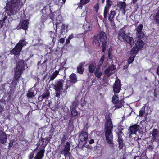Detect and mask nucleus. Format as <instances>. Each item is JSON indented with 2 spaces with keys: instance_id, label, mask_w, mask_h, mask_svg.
I'll return each mask as SVG.
<instances>
[{
  "instance_id": "c756f323",
  "label": "nucleus",
  "mask_w": 159,
  "mask_h": 159,
  "mask_svg": "<svg viewBox=\"0 0 159 159\" xmlns=\"http://www.w3.org/2000/svg\"><path fill=\"white\" fill-rule=\"evenodd\" d=\"M59 73V72L56 70L55 72L50 76V80H53L57 76Z\"/></svg>"
},
{
  "instance_id": "f257e3e1",
  "label": "nucleus",
  "mask_w": 159,
  "mask_h": 159,
  "mask_svg": "<svg viewBox=\"0 0 159 159\" xmlns=\"http://www.w3.org/2000/svg\"><path fill=\"white\" fill-rule=\"evenodd\" d=\"M20 1L21 0H11L7 4V9L4 17L5 19L7 18V16L16 13L17 10L20 6L21 7L23 5V3L20 2Z\"/></svg>"
},
{
  "instance_id": "423d86ee",
  "label": "nucleus",
  "mask_w": 159,
  "mask_h": 159,
  "mask_svg": "<svg viewBox=\"0 0 159 159\" xmlns=\"http://www.w3.org/2000/svg\"><path fill=\"white\" fill-rule=\"evenodd\" d=\"M27 43L24 40H21L16 45L12 50L11 53L15 55L19 56L23 46L26 45Z\"/></svg>"
},
{
  "instance_id": "2eb2a0df",
  "label": "nucleus",
  "mask_w": 159,
  "mask_h": 159,
  "mask_svg": "<svg viewBox=\"0 0 159 159\" xmlns=\"http://www.w3.org/2000/svg\"><path fill=\"white\" fill-rule=\"evenodd\" d=\"M7 135L4 132L0 131V142L2 144L5 143L7 140Z\"/></svg>"
},
{
  "instance_id": "e433bc0d",
  "label": "nucleus",
  "mask_w": 159,
  "mask_h": 159,
  "mask_svg": "<svg viewBox=\"0 0 159 159\" xmlns=\"http://www.w3.org/2000/svg\"><path fill=\"white\" fill-rule=\"evenodd\" d=\"M135 57V55H131L128 60V62L130 64L132 62L134 61V59Z\"/></svg>"
},
{
  "instance_id": "3c124183",
  "label": "nucleus",
  "mask_w": 159,
  "mask_h": 159,
  "mask_svg": "<svg viewBox=\"0 0 159 159\" xmlns=\"http://www.w3.org/2000/svg\"><path fill=\"white\" fill-rule=\"evenodd\" d=\"M156 73H157V75L158 76H159V65L157 69Z\"/></svg>"
},
{
  "instance_id": "2f4dec72",
  "label": "nucleus",
  "mask_w": 159,
  "mask_h": 159,
  "mask_svg": "<svg viewBox=\"0 0 159 159\" xmlns=\"http://www.w3.org/2000/svg\"><path fill=\"white\" fill-rule=\"evenodd\" d=\"M109 8L107 7H105L104 11V17L106 18L107 17L108 14L109 12Z\"/></svg>"
},
{
  "instance_id": "393cba45",
  "label": "nucleus",
  "mask_w": 159,
  "mask_h": 159,
  "mask_svg": "<svg viewBox=\"0 0 159 159\" xmlns=\"http://www.w3.org/2000/svg\"><path fill=\"white\" fill-rule=\"evenodd\" d=\"M84 28L86 30H89L92 29V26L90 23L86 22L83 25Z\"/></svg>"
},
{
  "instance_id": "052dcab7",
  "label": "nucleus",
  "mask_w": 159,
  "mask_h": 159,
  "mask_svg": "<svg viewBox=\"0 0 159 159\" xmlns=\"http://www.w3.org/2000/svg\"><path fill=\"white\" fill-rule=\"evenodd\" d=\"M137 1V0H132V2L134 4H135Z\"/></svg>"
},
{
  "instance_id": "de8ad7c7",
  "label": "nucleus",
  "mask_w": 159,
  "mask_h": 159,
  "mask_svg": "<svg viewBox=\"0 0 159 159\" xmlns=\"http://www.w3.org/2000/svg\"><path fill=\"white\" fill-rule=\"evenodd\" d=\"M65 41V39L63 38H61L59 40V42L61 43H63Z\"/></svg>"
},
{
  "instance_id": "a211bd4d",
  "label": "nucleus",
  "mask_w": 159,
  "mask_h": 159,
  "mask_svg": "<svg viewBox=\"0 0 159 159\" xmlns=\"http://www.w3.org/2000/svg\"><path fill=\"white\" fill-rule=\"evenodd\" d=\"M144 45V42L139 39L135 43V46L139 49H141Z\"/></svg>"
},
{
  "instance_id": "69168bd1",
  "label": "nucleus",
  "mask_w": 159,
  "mask_h": 159,
  "mask_svg": "<svg viewBox=\"0 0 159 159\" xmlns=\"http://www.w3.org/2000/svg\"><path fill=\"white\" fill-rule=\"evenodd\" d=\"M154 96H155V97H157L156 94V93H155V92H154Z\"/></svg>"
},
{
  "instance_id": "5701e85b",
  "label": "nucleus",
  "mask_w": 159,
  "mask_h": 159,
  "mask_svg": "<svg viewBox=\"0 0 159 159\" xmlns=\"http://www.w3.org/2000/svg\"><path fill=\"white\" fill-rule=\"evenodd\" d=\"M44 152V151L43 150L40 151L35 157V159H41L43 156Z\"/></svg>"
},
{
  "instance_id": "c03bdc74",
  "label": "nucleus",
  "mask_w": 159,
  "mask_h": 159,
  "mask_svg": "<svg viewBox=\"0 0 159 159\" xmlns=\"http://www.w3.org/2000/svg\"><path fill=\"white\" fill-rule=\"evenodd\" d=\"M85 10L86 11V12L85 13V11H84V12L83 13H82V15L83 16H86V15L87 14V12H88V8L87 7H85Z\"/></svg>"
},
{
  "instance_id": "39448f33",
  "label": "nucleus",
  "mask_w": 159,
  "mask_h": 159,
  "mask_svg": "<svg viewBox=\"0 0 159 159\" xmlns=\"http://www.w3.org/2000/svg\"><path fill=\"white\" fill-rule=\"evenodd\" d=\"M124 29L123 28L120 29L118 34L119 39L121 41H125L131 45H132L134 43V39L129 36L130 34H125Z\"/></svg>"
},
{
  "instance_id": "72a5a7b5",
  "label": "nucleus",
  "mask_w": 159,
  "mask_h": 159,
  "mask_svg": "<svg viewBox=\"0 0 159 159\" xmlns=\"http://www.w3.org/2000/svg\"><path fill=\"white\" fill-rule=\"evenodd\" d=\"M139 49H138L137 47H135L134 46V47L132 49L131 52V53L133 55H135L138 52Z\"/></svg>"
},
{
  "instance_id": "4468645a",
  "label": "nucleus",
  "mask_w": 159,
  "mask_h": 159,
  "mask_svg": "<svg viewBox=\"0 0 159 159\" xmlns=\"http://www.w3.org/2000/svg\"><path fill=\"white\" fill-rule=\"evenodd\" d=\"M117 6L121 10L122 13L125 15L126 12L125 10V8L126 6V3L122 2H120L117 3Z\"/></svg>"
},
{
  "instance_id": "aec40b11",
  "label": "nucleus",
  "mask_w": 159,
  "mask_h": 159,
  "mask_svg": "<svg viewBox=\"0 0 159 159\" xmlns=\"http://www.w3.org/2000/svg\"><path fill=\"white\" fill-rule=\"evenodd\" d=\"M50 37L52 39V42L54 43L56 40V38L57 37V33L56 31L55 32H53L52 31H50L49 33Z\"/></svg>"
},
{
  "instance_id": "b1692460",
  "label": "nucleus",
  "mask_w": 159,
  "mask_h": 159,
  "mask_svg": "<svg viewBox=\"0 0 159 159\" xmlns=\"http://www.w3.org/2000/svg\"><path fill=\"white\" fill-rule=\"evenodd\" d=\"M100 68L99 67H97L96 69V70L94 72L96 76L98 78H100L102 74V73L100 71Z\"/></svg>"
},
{
  "instance_id": "680f3d73",
  "label": "nucleus",
  "mask_w": 159,
  "mask_h": 159,
  "mask_svg": "<svg viewBox=\"0 0 159 159\" xmlns=\"http://www.w3.org/2000/svg\"><path fill=\"white\" fill-rule=\"evenodd\" d=\"M82 6H79L78 7V8L77 9H82Z\"/></svg>"
},
{
  "instance_id": "4d7b16f0",
  "label": "nucleus",
  "mask_w": 159,
  "mask_h": 159,
  "mask_svg": "<svg viewBox=\"0 0 159 159\" xmlns=\"http://www.w3.org/2000/svg\"><path fill=\"white\" fill-rule=\"evenodd\" d=\"M43 141V144H43V146H44V145L45 146H46V145L47 144V143H48V141H47V140H46V141L45 142V144H44V143H43V140H41V141Z\"/></svg>"
},
{
  "instance_id": "4c0bfd02",
  "label": "nucleus",
  "mask_w": 159,
  "mask_h": 159,
  "mask_svg": "<svg viewBox=\"0 0 159 159\" xmlns=\"http://www.w3.org/2000/svg\"><path fill=\"white\" fill-rule=\"evenodd\" d=\"M155 19L156 22L159 24V10L156 13Z\"/></svg>"
},
{
  "instance_id": "a19ab883",
  "label": "nucleus",
  "mask_w": 159,
  "mask_h": 159,
  "mask_svg": "<svg viewBox=\"0 0 159 159\" xmlns=\"http://www.w3.org/2000/svg\"><path fill=\"white\" fill-rule=\"evenodd\" d=\"M80 3L82 5H84L88 3L90 0H80Z\"/></svg>"
},
{
  "instance_id": "dca6fc26",
  "label": "nucleus",
  "mask_w": 159,
  "mask_h": 159,
  "mask_svg": "<svg viewBox=\"0 0 159 159\" xmlns=\"http://www.w3.org/2000/svg\"><path fill=\"white\" fill-rule=\"evenodd\" d=\"M139 126L137 125H134L131 126L129 129L130 134H135L139 130Z\"/></svg>"
},
{
  "instance_id": "603ef678",
  "label": "nucleus",
  "mask_w": 159,
  "mask_h": 159,
  "mask_svg": "<svg viewBox=\"0 0 159 159\" xmlns=\"http://www.w3.org/2000/svg\"><path fill=\"white\" fill-rule=\"evenodd\" d=\"M94 142V140L93 139H91L89 142V143L90 144H92Z\"/></svg>"
},
{
  "instance_id": "a18cd8bd",
  "label": "nucleus",
  "mask_w": 159,
  "mask_h": 159,
  "mask_svg": "<svg viewBox=\"0 0 159 159\" xmlns=\"http://www.w3.org/2000/svg\"><path fill=\"white\" fill-rule=\"evenodd\" d=\"M4 22L3 20H0V29L3 27Z\"/></svg>"
},
{
  "instance_id": "9d476101",
  "label": "nucleus",
  "mask_w": 159,
  "mask_h": 159,
  "mask_svg": "<svg viewBox=\"0 0 159 159\" xmlns=\"http://www.w3.org/2000/svg\"><path fill=\"white\" fill-rule=\"evenodd\" d=\"M116 66L114 65L110 66L105 71V74L107 76H110L113 73V71L116 69Z\"/></svg>"
},
{
  "instance_id": "6e6552de",
  "label": "nucleus",
  "mask_w": 159,
  "mask_h": 159,
  "mask_svg": "<svg viewBox=\"0 0 159 159\" xmlns=\"http://www.w3.org/2000/svg\"><path fill=\"white\" fill-rule=\"evenodd\" d=\"M88 134L85 132H84L80 134L79 136V143L82 146L86 144L88 140Z\"/></svg>"
},
{
  "instance_id": "412c9836",
  "label": "nucleus",
  "mask_w": 159,
  "mask_h": 159,
  "mask_svg": "<svg viewBox=\"0 0 159 159\" xmlns=\"http://www.w3.org/2000/svg\"><path fill=\"white\" fill-rule=\"evenodd\" d=\"M96 67V64L94 63H91L89 66V70L91 73H93L95 70Z\"/></svg>"
},
{
  "instance_id": "774afa93",
  "label": "nucleus",
  "mask_w": 159,
  "mask_h": 159,
  "mask_svg": "<svg viewBox=\"0 0 159 159\" xmlns=\"http://www.w3.org/2000/svg\"><path fill=\"white\" fill-rule=\"evenodd\" d=\"M109 57L110 58V59H111V56H110V54H109Z\"/></svg>"
},
{
  "instance_id": "c85d7f7f",
  "label": "nucleus",
  "mask_w": 159,
  "mask_h": 159,
  "mask_svg": "<svg viewBox=\"0 0 159 159\" xmlns=\"http://www.w3.org/2000/svg\"><path fill=\"white\" fill-rule=\"evenodd\" d=\"M62 17L60 15L58 16L57 18L56 19V22H55V25L56 26V30H57V25H58L59 23L61 22V20Z\"/></svg>"
},
{
  "instance_id": "5fc2aeb1",
  "label": "nucleus",
  "mask_w": 159,
  "mask_h": 159,
  "mask_svg": "<svg viewBox=\"0 0 159 159\" xmlns=\"http://www.w3.org/2000/svg\"><path fill=\"white\" fill-rule=\"evenodd\" d=\"M70 40V39H69V38H68V39H66V44H69V43Z\"/></svg>"
},
{
  "instance_id": "6ab92c4d",
  "label": "nucleus",
  "mask_w": 159,
  "mask_h": 159,
  "mask_svg": "<svg viewBox=\"0 0 159 159\" xmlns=\"http://www.w3.org/2000/svg\"><path fill=\"white\" fill-rule=\"evenodd\" d=\"M117 10H113L111 11L109 16L108 20L111 22H112L116 14V13Z\"/></svg>"
},
{
  "instance_id": "f3484780",
  "label": "nucleus",
  "mask_w": 159,
  "mask_h": 159,
  "mask_svg": "<svg viewBox=\"0 0 159 159\" xmlns=\"http://www.w3.org/2000/svg\"><path fill=\"white\" fill-rule=\"evenodd\" d=\"M121 134V132L120 131L118 133H117V134L118 136V142L119 143V147L120 149H121L123 147V139L121 137L119 136Z\"/></svg>"
},
{
  "instance_id": "f704fd0d",
  "label": "nucleus",
  "mask_w": 159,
  "mask_h": 159,
  "mask_svg": "<svg viewBox=\"0 0 159 159\" xmlns=\"http://www.w3.org/2000/svg\"><path fill=\"white\" fill-rule=\"evenodd\" d=\"M118 101V98L116 95H114L112 98V102L114 104H116Z\"/></svg>"
},
{
  "instance_id": "cd10ccee",
  "label": "nucleus",
  "mask_w": 159,
  "mask_h": 159,
  "mask_svg": "<svg viewBox=\"0 0 159 159\" xmlns=\"http://www.w3.org/2000/svg\"><path fill=\"white\" fill-rule=\"evenodd\" d=\"M152 135L153 138L155 140L157 139L158 138V133L157 129H154L152 131Z\"/></svg>"
},
{
  "instance_id": "ea45409f",
  "label": "nucleus",
  "mask_w": 159,
  "mask_h": 159,
  "mask_svg": "<svg viewBox=\"0 0 159 159\" xmlns=\"http://www.w3.org/2000/svg\"><path fill=\"white\" fill-rule=\"evenodd\" d=\"M27 96L28 97L32 98L35 96L33 92H29L27 93Z\"/></svg>"
},
{
  "instance_id": "4be33fe9",
  "label": "nucleus",
  "mask_w": 159,
  "mask_h": 159,
  "mask_svg": "<svg viewBox=\"0 0 159 159\" xmlns=\"http://www.w3.org/2000/svg\"><path fill=\"white\" fill-rule=\"evenodd\" d=\"M71 115L73 116H78L79 113L76 110L75 107H74L73 105L71 106Z\"/></svg>"
},
{
  "instance_id": "f8f14e48",
  "label": "nucleus",
  "mask_w": 159,
  "mask_h": 159,
  "mask_svg": "<svg viewBox=\"0 0 159 159\" xmlns=\"http://www.w3.org/2000/svg\"><path fill=\"white\" fill-rule=\"evenodd\" d=\"M28 21L27 20H23L22 22H20L18 26L17 27L16 29L17 30L22 28L24 30H26L28 27Z\"/></svg>"
},
{
  "instance_id": "6e6d98bb",
  "label": "nucleus",
  "mask_w": 159,
  "mask_h": 159,
  "mask_svg": "<svg viewBox=\"0 0 159 159\" xmlns=\"http://www.w3.org/2000/svg\"><path fill=\"white\" fill-rule=\"evenodd\" d=\"M70 87L69 85H68V84H66V86H65V91H66V90H67L68 88V87Z\"/></svg>"
},
{
  "instance_id": "49530a36",
  "label": "nucleus",
  "mask_w": 159,
  "mask_h": 159,
  "mask_svg": "<svg viewBox=\"0 0 159 159\" xmlns=\"http://www.w3.org/2000/svg\"><path fill=\"white\" fill-rule=\"evenodd\" d=\"M65 1L66 0H58V1L59 2V4L61 5V6H62V4L65 3Z\"/></svg>"
},
{
  "instance_id": "79ce46f5",
  "label": "nucleus",
  "mask_w": 159,
  "mask_h": 159,
  "mask_svg": "<svg viewBox=\"0 0 159 159\" xmlns=\"http://www.w3.org/2000/svg\"><path fill=\"white\" fill-rule=\"evenodd\" d=\"M49 96V94L47 92L44 93L42 95V98H48Z\"/></svg>"
},
{
  "instance_id": "8fccbe9b",
  "label": "nucleus",
  "mask_w": 159,
  "mask_h": 159,
  "mask_svg": "<svg viewBox=\"0 0 159 159\" xmlns=\"http://www.w3.org/2000/svg\"><path fill=\"white\" fill-rule=\"evenodd\" d=\"M74 35L73 34H71V35H69L68 38H69V39H72L74 37Z\"/></svg>"
},
{
  "instance_id": "20e7f679",
  "label": "nucleus",
  "mask_w": 159,
  "mask_h": 159,
  "mask_svg": "<svg viewBox=\"0 0 159 159\" xmlns=\"http://www.w3.org/2000/svg\"><path fill=\"white\" fill-rule=\"evenodd\" d=\"M25 69L24 63L23 61H20L17 64L15 71V79L13 80L12 85L14 87H16L17 83V80L20 76L22 72Z\"/></svg>"
},
{
  "instance_id": "bf43d9fd",
  "label": "nucleus",
  "mask_w": 159,
  "mask_h": 159,
  "mask_svg": "<svg viewBox=\"0 0 159 159\" xmlns=\"http://www.w3.org/2000/svg\"><path fill=\"white\" fill-rule=\"evenodd\" d=\"M12 145V143H11V142H10L9 145V147H11Z\"/></svg>"
},
{
  "instance_id": "c9c22d12",
  "label": "nucleus",
  "mask_w": 159,
  "mask_h": 159,
  "mask_svg": "<svg viewBox=\"0 0 159 159\" xmlns=\"http://www.w3.org/2000/svg\"><path fill=\"white\" fill-rule=\"evenodd\" d=\"M104 56L103 55L101 58L99 62L98 63V67H99L100 68V66H101L103 64L104 59Z\"/></svg>"
},
{
  "instance_id": "0e129e2a",
  "label": "nucleus",
  "mask_w": 159,
  "mask_h": 159,
  "mask_svg": "<svg viewBox=\"0 0 159 159\" xmlns=\"http://www.w3.org/2000/svg\"><path fill=\"white\" fill-rule=\"evenodd\" d=\"M68 25H67L66 26V28L67 29H68Z\"/></svg>"
},
{
  "instance_id": "58836bf2",
  "label": "nucleus",
  "mask_w": 159,
  "mask_h": 159,
  "mask_svg": "<svg viewBox=\"0 0 159 159\" xmlns=\"http://www.w3.org/2000/svg\"><path fill=\"white\" fill-rule=\"evenodd\" d=\"M112 4V2L110 0H106V6L105 7H108V8L110 7L111 6Z\"/></svg>"
},
{
  "instance_id": "864d4df0",
  "label": "nucleus",
  "mask_w": 159,
  "mask_h": 159,
  "mask_svg": "<svg viewBox=\"0 0 159 159\" xmlns=\"http://www.w3.org/2000/svg\"><path fill=\"white\" fill-rule=\"evenodd\" d=\"M4 108L3 107H2L1 105H0V112H1L3 111Z\"/></svg>"
},
{
  "instance_id": "f03ea898",
  "label": "nucleus",
  "mask_w": 159,
  "mask_h": 159,
  "mask_svg": "<svg viewBox=\"0 0 159 159\" xmlns=\"http://www.w3.org/2000/svg\"><path fill=\"white\" fill-rule=\"evenodd\" d=\"M105 136L107 143L113 146V135L112 133V129L113 128V125L111 119L110 118H107L105 123Z\"/></svg>"
},
{
  "instance_id": "a878e982",
  "label": "nucleus",
  "mask_w": 159,
  "mask_h": 159,
  "mask_svg": "<svg viewBox=\"0 0 159 159\" xmlns=\"http://www.w3.org/2000/svg\"><path fill=\"white\" fill-rule=\"evenodd\" d=\"M84 65V63H81L77 67V71L78 73H79L80 74H82L83 72L84 69L82 68V66H83Z\"/></svg>"
},
{
  "instance_id": "e2e57ef3",
  "label": "nucleus",
  "mask_w": 159,
  "mask_h": 159,
  "mask_svg": "<svg viewBox=\"0 0 159 159\" xmlns=\"http://www.w3.org/2000/svg\"><path fill=\"white\" fill-rule=\"evenodd\" d=\"M127 67H128V66H124V69H126V68H127Z\"/></svg>"
},
{
  "instance_id": "bb28decb",
  "label": "nucleus",
  "mask_w": 159,
  "mask_h": 159,
  "mask_svg": "<svg viewBox=\"0 0 159 159\" xmlns=\"http://www.w3.org/2000/svg\"><path fill=\"white\" fill-rule=\"evenodd\" d=\"M70 77V81L73 83H74L77 81V78L75 74H71Z\"/></svg>"
},
{
  "instance_id": "473e14b6",
  "label": "nucleus",
  "mask_w": 159,
  "mask_h": 159,
  "mask_svg": "<svg viewBox=\"0 0 159 159\" xmlns=\"http://www.w3.org/2000/svg\"><path fill=\"white\" fill-rule=\"evenodd\" d=\"M124 102L123 100H120L118 102L116 103L115 106L116 108H120L123 105Z\"/></svg>"
},
{
  "instance_id": "13d9d810",
  "label": "nucleus",
  "mask_w": 159,
  "mask_h": 159,
  "mask_svg": "<svg viewBox=\"0 0 159 159\" xmlns=\"http://www.w3.org/2000/svg\"><path fill=\"white\" fill-rule=\"evenodd\" d=\"M153 146H152V145H149V148L151 150H152L153 149Z\"/></svg>"
},
{
  "instance_id": "7c9ffc66",
  "label": "nucleus",
  "mask_w": 159,
  "mask_h": 159,
  "mask_svg": "<svg viewBox=\"0 0 159 159\" xmlns=\"http://www.w3.org/2000/svg\"><path fill=\"white\" fill-rule=\"evenodd\" d=\"M145 113V107L143 106L141 108L139 112V116L140 117L143 116Z\"/></svg>"
},
{
  "instance_id": "37998d69",
  "label": "nucleus",
  "mask_w": 159,
  "mask_h": 159,
  "mask_svg": "<svg viewBox=\"0 0 159 159\" xmlns=\"http://www.w3.org/2000/svg\"><path fill=\"white\" fill-rule=\"evenodd\" d=\"M94 9L95 11L96 12H98L99 8V6L98 4H96L94 6Z\"/></svg>"
},
{
  "instance_id": "ddd939ff",
  "label": "nucleus",
  "mask_w": 159,
  "mask_h": 159,
  "mask_svg": "<svg viewBox=\"0 0 159 159\" xmlns=\"http://www.w3.org/2000/svg\"><path fill=\"white\" fill-rule=\"evenodd\" d=\"M70 149V144L68 143H67L65 147V148L61 152V153L64 154L65 156V159H67L68 158V155L69 154V152Z\"/></svg>"
},
{
  "instance_id": "1a4fd4ad",
  "label": "nucleus",
  "mask_w": 159,
  "mask_h": 159,
  "mask_svg": "<svg viewBox=\"0 0 159 159\" xmlns=\"http://www.w3.org/2000/svg\"><path fill=\"white\" fill-rule=\"evenodd\" d=\"M143 27V25L141 24H140L136 28V30L137 31L136 34L137 37L141 38H143L144 37V33L142 31Z\"/></svg>"
},
{
  "instance_id": "7ed1b4c3",
  "label": "nucleus",
  "mask_w": 159,
  "mask_h": 159,
  "mask_svg": "<svg viewBox=\"0 0 159 159\" xmlns=\"http://www.w3.org/2000/svg\"><path fill=\"white\" fill-rule=\"evenodd\" d=\"M107 43V38L105 32H101L99 34H98L95 37L93 41L94 44L98 46L102 43V52H104L106 47Z\"/></svg>"
},
{
  "instance_id": "09e8293b",
  "label": "nucleus",
  "mask_w": 159,
  "mask_h": 159,
  "mask_svg": "<svg viewBox=\"0 0 159 159\" xmlns=\"http://www.w3.org/2000/svg\"><path fill=\"white\" fill-rule=\"evenodd\" d=\"M59 2L58 1V0H56L54 3L57 5H58L59 6H61V4H59Z\"/></svg>"
},
{
  "instance_id": "0eeeda50",
  "label": "nucleus",
  "mask_w": 159,
  "mask_h": 159,
  "mask_svg": "<svg viewBox=\"0 0 159 159\" xmlns=\"http://www.w3.org/2000/svg\"><path fill=\"white\" fill-rule=\"evenodd\" d=\"M63 81L62 80L57 81L56 82L54 88L56 91V96L59 97L63 90Z\"/></svg>"
},
{
  "instance_id": "338daca9",
  "label": "nucleus",
  "mask_w": 159,
  "mask_h": 159,
  "mask_svg": "<svg viewBox=\"0 0 159 159\" xmlns=\"http://www.w3.org/2000/svg\"><path fill=\"white\" fill-rule=\"evenodd\" d=\"M5 127L6 128H7V129H8V127H7V125H6L5 126Z\"/></svg>"
},
{
  "instance_id": "9b49d317",
  "label": "nucleus",
  "mask_w": 159,
  "mask_h": 159,
  "mask_svg": "<svg viewBox=\"0 0 159 159\" xmlns=\"http://www.w3.org/2000/svg\"><path fill=\"white\" fill-rule=\"evenodd\" d=\"M121 89V85L120 81L116 80L113 86V90L114 93H118L119 92Z\"/></svg>"
}]
</instances>
